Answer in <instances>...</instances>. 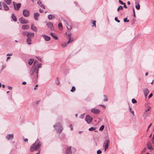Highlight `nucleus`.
I'll return each instance as SVG.
<instances>
[{"label":"nucleus","mask_w":154,"mask_h":154,"mask_svg":"<svg viewBox=\"0 0 154 154\" xmlns=\"http://www.w3.org/2000/svg\"><path fill=\"white\" fill-rule=\"evenodd\" d=\"M47 26L51 30H54V27L53 26V23L51 22H48L47 23Z\"/></svg>","instance_id":"10"},{"label":"nucleus","mask_w":154,"mask_h":154,"mask_svg":"<svg viewBox=\"0 0 154 154\" xmlns=\"http://www.w3.org/2000/svg\"><path fill=\"white\" fill-rule=\"evenodd\" d=\"M152 143H154V139H152Z\"/></svg>","instance_id":"63"},{"label":"nucleus","mask_w":154,"mask_h":154,"mask_svg":"<svg viewBox=\"0 0 154 154\" xmlns=\"http://www.w3.org/2000/svg\"><path fill=\"white\" fill-rule=\"evenodd\" d=\"M23 14L25 17H28L29 16V11L26 9H24L23 11Z\"/></svg>","instance_id":"11"},{"label":"nucleus","mask_w":154,"mask_h":154,"mask_svg":"<svg viewBox=\"0 0 154 154\" xmlns=\"http://www.w3.org/2000/svg\"><path fill=\"white\" fill-rule=\"evenodd\" d=\"M10 58L11 57H7V58L6 61H7L9 59H10Z\"/></svg>","instance_id":"61"},{"label":"nucleus","mask_w":154,"mask_h":154,"mask_svg":"<svg viewBox=\"0 0 154 154\" xmlns=\"http://www.w3.org/2000/svg\"><path fill=\"white\" fill-rule=\"evenodd\" d=\"M148 72H147L146 73H145V75L147 76L148 75Z\"/></svg>","instance_id":"64"},{"label":"nucleus","mask_w":154,"mask_h":154,"mask_svg":"<svg viewBox=\"0 0 154 154\" xmlns=\"http://www.w3.org/2000/svg\"><path fill=\"white\" fill-rule=\"evenodd\" d=\"M28 32L26 31H23L22 34L24 35H26L27 36Z\"/></svg>","instance_id":"42"},{"label":"nucleus","mask_w":154,"mask_h":154,"mask_svg":"<svg viewBox=\"0 0 154 154\" xmlns=\"http://www.w3.org/2000/svg\"><path fill=\"white\" fill-rule=\"evenodd\" d=\"M54 18V16L52 14H49L48 16V18L50 20H52Z\"/></svg>","instance_id":"24"},{"label":"nucleus","mask_w":154,"mask_h":154,"mask_svg":"<svg viewBox=\"0 0 154 154\" xmlns=\"http://www.w3.org/2000/svg\"><path fill=\"white\" fill-rule=\"evenodd\" d=\"M69 127L70 128V129L71 131H72L73 129V128L72 127V125H70L69 126Z\"/></svg>","instance_id":"52"},{"label":"nucleus","mask_w":154,"mask_h":154,"mask_svg":"<svg viewBox=\"0 0 154 154\" xmlns=\"http://www.w3.org/2000/svg\"><path fill=\"white\" fill-rule=\"evenodd\" d=\"M13 5L14 10L16 11H18L21 7V4L20 3H16L13 2Z\"/></svg>","instance_id":"7"},{"label":"nucleus","mask_w":154,"mask_h":154,"mask_svg":"<svg viewBox=\"0 0 154 154\" xmlns=\"http://www.w3.org/2000/svg\"><path fill=\"white\" fill-rule=\"evenodd\" d=\"M131 109H131V108L130 107V106H129V111L132 114V115L134 116V111H132L131 110Z\"/></svg>","instance_id":"34"},{"label":"nucleus","mask_w":154,"mask_h":154,"mask_svg":"<svg viewBox=\"0 0 154 154\" xmlns=\"http://www.w3.org/2000/svg\"><path fill=\"white\" fill-rule=\"evenodd\" d=\"M58 27L59 29L60 30H62L63 29V27L61 23H60L58 24Z\"/></svg>","instance_id":"32"},{"label":"nucleus","mask_w":154,"mask_h":154,"mask_svg":"<svg viewBox=\"0 0 154 154\" xmlns=\"http://www.w3.org/2000/svg\"><path fill=\"white\" fill-rule=\"evenodd\" d=\"M148 109H146L145 111L144 112V113H143V114L144 115H146V116H148V115L146 114V112H147L148 111H149V110L151 108V107L150 106H148Z\"/></svg>","instance_id":"28"},{"label":"nucleus","mask_w":154,"mask_h":154,"mask_svg":"<svg viewBox=\"0 0 154 154\" xmlns=\"http://www.w3.org/2000/svg\"><path fill=\"white\" fill-rule=\"evenodd\" d=\"M115 20L116 21H117L118 23H119L120 21L119 20L117 17H115Z\"/></svg>","instance_id":"45"},{"label":"nucleus","mask_w":154,"mask_h":154,"mask_svg":"<svg viewBox=\"0 0 154 154\" xmlns=\"http://www.w3.org/2000/svg\"><path fill=\"white\" fill-rule=\"evenodd\" d=\"M41 143L40 142L38 139H37L35 143L31 146L30 151L31 152H33L34 150L38 149L41 145Z\"/></svg>","instance_id":"1"},{"label":"nucleus","mask_w":154,"mask_h":154,"mask_svg":"<svg viewBox=\"0 0 154 154\" xmlns=\"http://www.w3.org/2000/svg\"><path fill=\"white\" fill-rule=\"evenodd\" d=\"M72 151H73V152H75V149L71 146H69L66 151V154H74L72 152Z\"/></svg>","instance_id":"5"},{"label":"nucleus","mask_w":154,"mask_h":154,"mask_svg":"<svg viewBox=\"0 0 154 154\" xmlns=\"http://www.w3.org/2000/svg\"><path fill=\"white\" fill-rule=\"evenodd\" d=\"M13 134H11L8 135L6 137V138L8 140H12L13 139Z\"/></svg>","instance_id":"15"},{"label":"nucleus","mask_w":154,"mask_h":154,"mask_svg":"<svg viewBox=\"0 0 154 154\" xmlns=\"http://www.w3.org/2000/svg\"><path fill=\"white\" fill-rule=\"evenodd\" d=\"M38 85H35V87L34 88V90H35L37 89V88L38 87Z\"/></svg>","instance_id":"56"},{"label":"nucleus","mask_w":154,"mask_h":154,"mask_svg":"<svg viewBox=\"0 0 154 154\" xmlns=\"http://www.w3.org/2000/svg\"><path fill=\"white\" fill-rule=\"evenodd\" d=\"M34 33L32 32H28L27 35V38H33L34 37Z\"/></svg>","instance_id":"16"},{"label":"nucleus","mask_w":154,"mask_h":154,"mask_svg":"<svg viewBox=\"0 0 154 154\" xmlns=\"http://www.w3.org/2000/svg\"><path fill=\"white\" fill-rule=\"evenodd\" d=\"M119 2L121 4V5H123L124 4V3H123L122 1L120 0H119Z\"/></svg>","instance_id":"51"},{"label":"nucleus","mask_w":154,"mask_h":154,"mask_svg":"<svg viewBox=\"0 0 154 154\" xmlns=\"http://www.w3.org/2000/svg\"><path fill=\"white\" fill-rule=\"evenodd\" d=\"M143 91L144 96L145 97H146L149 92V90L146 88L143 89Z\"/></svg>","instance_id":"12"},{"label":"nucleus","mask_w":154,"mask_h":154,"mask_svg":"<svg viewBox=\"0 0 154 154\" xmlns=\"http://www.w3.org/2000/svg\"><path fill=\"white\" fill-rule=\"evenodd\" d=\"M92 120V118L88 115H87L85 118V120L88 124H90Z\"/></svg>","instance_id":"9"},{"label":"nucleus","mask_w":154,"mask_h":154,"mask_svg":"<svg viewBox=\"0 0 154 154\" xmlns=\"http://www.w3.org/2000/svg\"><path fill=\"white\" fill-rule=\"evenodd\" d=\"M68 42H67V43H64V44H63L62 45V46L63 47V48H65L66 47L68 44Z\"/></svg>","instance_id":"38"},{"label":"nucleus","mask_w":154,"mask_h":154,"mask_svg":"<svg viewBox=\"0 0 154 154\" xmlns=\"http://www.w3.org/2000/svg\"><path fill=\"white\" fill-rule=\"evenodd\" d=\"M68 35L69 37H71V33H69L68 34Z\"/></svg>","instance_id":"58"},{"label":"nucleus","mask_w":154,"mask_h":154,"mask_svg":"<svg viewBox=\"0 0 154 154\" xmlns=\"http://www.w3.org/2000/svg\"><path fill=\"white\" fill-rule=\"evenodd\" d=\"M54 127L55 129L57 132L59 133H60L63 129L60 123L58 122L54 125Z\"/></svg>","instance_id":"3"},{"label":"nucleus","mask_w":154,"mask_h":154,"mask_svg":"<svg viewBox=\"0 0 154 154\" xmlns=\"http://www.w3.org/2000/svg\"><path fill=\"white\" fill-rule=\"evenodd\" d=\"M100 106H102V107H105V105H100Z\"/></svg>","instance_id":"62"},{"label":"nucleus","mask_w":154,"mask_h":154,"mask_svg":"<svg viewBox=\"0 0 154 154\" xmlns=\"http://www.w3.org/2000/svg\"><path fill=\"white\" fill-rule=\"evenodd\" d=\"M31 28L34 31L36 32L37 31V28L33 24H32L31 26Z\"/></svg>","instance_id":"19"},{"label":"nucleus","mask_w":154,"mask_h":154,"mask_svg":"<svg viewBox=\"0 0 154 154\" xmlns=\"http://www.w3.org/2000/svg\"><path fill=\"white\" fill-rule=\"evenodd\" d=\"M135 7L138 10H139L140 9V5L138 3H137V5H136Z\"/></svg>","instance_id":"37"},{"label":"nucleus","mask_w":154,"mask_h":154,"mask_svg":"<svg viewBox=\"0 0 154 154\" xmlns=\"http://www.w3.org/2000/svg\"><path fill=\"white\" fill-rule=\"evenodd\" d=\"M32 41V39L31 38H27V43L29 45H30L31 44V41Z\"/></svg>","instance_id":"31"},{"label":"nucleus","mask_w":154,"mask_h":154,"mask_svg":"<svg viewBox=\"0 0 154 154\" xmlns=\"http://www.w3.org/2000/svg\"><path fill=\"white\" fill-rule=\"evenodd\" d=\"M39 16V14L38 13H35L34 14V17L35 20H38V17Z\"/></svg>","instance_id":"21"},{"label":"nucleus","mask_w":154,"mask_h":154,"mask_svg":"<svg viewBox=\"0 0 154 154\" xmlns=\"http://www.w3.org/2000/svg\"><path fill=\"white\" fill-rule=\"evenodd\" d=\"M104 125H102L99 128V130L101 131H102L104 128Z\"/></svg>","instance_id":"39"},{"label":"nucleus","mask_w":154,"mask_h":154,"mask_svg":"<svg viewBox=\"0 0 154 154\" xmlns=\"http://www.w3.org/2000/svg\"><path fill=\"white\" fill-rule=\"evenodd\" d=\"M127 18H124L123 19V21L124 22H129V20H127Z\"/></svg>","instance_id":"44"},{"label":"nucleus","mask_w":154,"mask_h":154,"mask_svg":"<svg viewBox=\"0 0 154 154\" xmlns=\"http://www.w3.org/2000/svg\"><path fill=\"white\" fill-rule=\"evenodd\" d=\"M8 5H10L11 3V0H3Z\"/></svg>","instance_id":"23"},{"label":"nucleus","mask_w":154,"mask_h":154,"mask_svg":"<svg viewBox=\"0 0 154 154\" xmlns=\"http://www.w3.org/2000/svg\"><path fill=\"white\" fill-rule=\"evenodd\" d=\"M75 90V88L74 86H72V89L70 91L72 92H73Z\"/></svg>","instance_id":"35"},{"label":"nucleus","mask_w":154,"mask_h":154,"mask_svg":"<svg viewBox=\"0 0 154 154\" xmlns=\"http://www.w3.org/2000/svg\"><path fill=\"white\" fill-rule=\"evenodd\" d=\"M22 27L24 30H27L29 28V26L28 25H23Z\"/></svg>","instance_id":"20"},{"label":"nucleus","mask_w":154,"mask_h":154,"mask_svg":"<svg viewBox=\"0 0 154 154\" xmlns=\"http://www.w3.org/2000/svg\"><path fill=\"white\" fill-rule=\"evenodd\" d=\"M51 35L54 38V39L55 40L57 39L58 38L56 36L55 34L54 33H51Z\"/></svg>","instance_id":"27"},{"label":"nucleus","mask_w":154,"mask_h":154,"mask_svg":"<svg viewBox=\"0 0 154 154\" xmlns=\"http://www.w3.org/2000/svg\"><path fill=\"white\" fill-rule=\"evenodd\" d=\"M55 83L57 85H59L60 84V81L58 77L56 78L55 80Z\"/></svg>","instance_id":"30"},{"label":"nucleus","mask_w":154,"mask_h":154,"mask_svg":"<svg viewBox=\"0 0 154 154\" xmlns=\"http://www.w3.org/2000/svg\"><path fill=\"white\" fill-rule=\"evenodd\" d=\"M92 24H93V25H92V26L93 27V26H95V27H96V21L95 20H92Z\"/></svg>","instance_id":"36"},{"label":"nucleus","mask_w":154,"mask_h":154,"mask_svg":"<svg viewBox=\"0 0 154 154\" xmlns=\"http://www.w3.org/2000/svg\"><path fill=\"white\" fill-rule=\"evenodd\" d=\"M38 4L40 5L41 7L43 8L44 9H45V7L44 5L42 4V2L39 1H38L37 2Z\"/></svg>","instance_id":"25"},{"label":"nucleus","mask_w":154,"mask_h":154,"mask_svg":"<svg viewBox=\"0 0 154 154\" xmlns=\"http://www.w3.org/2000/svg\"><path fill=\"white\" fill-rule=\"evenodd\" d=\"M2 4L3 5L4 9L5 11H7L9 10V7H8L5 2H2Z\"/></svg>","instance_id":"14"},{"label":"nucleus","mask_w":154,"mask_h":154,"mask_svg":"<svg viewBox=\"0 0 154 154\" xmlns=\"http://www.w3.org/2000/svg\"><path fill=\"white\" fill-rule=\"evenodd\" d=\"M102 152L101 150L100 149L98 150L97 151V154H101Z\"/></svg>","instance_id":"46"},{"label":"nucleus","mask_w":154,"mask_h":154,"mask_svg":"<svg viewBox=\"0 0 154 154\" xmlns=\"http://www.w3.org/2000/svg\"><path fill=\"white\" fill-rule=\"evenodd\" d=\"M11 17L13 20L14 21H16L17 20V18L16 16L14 15V14H13L11 15Z\"/></svg>","instance_id":"26"},{"label":"nucleus","mask_w":154,"mask_h":154,"mask_svg":"<svg viewBox=\"0 0 154 154\" xmlns=\"http://www.w3.org/2000/svg\"><path fill=\"white\" fill-rule=\"evenodd\" d=\"M28 141V139H27V138H25V139L24 140V141L25 142H27Z\"/></svg>","instance_id":"60"},{"label":"nucleus","mask_w":154,"mask_h":154,"mask_svg":"<svg viewBox=\"0 0 154 154\" xmlns=\"http://www.w3.org/2000/svg\"><path fill=\"white\" fill-rule=\"evenodd\" d=\"M95 128H94L92 127L90 128L89 129V130L90 131H94V130H95Z\"/></svg>","instance_id":"43"},{"label":"nucleus","mask_w":154,"mask_h":154,"mask_svg":"<svg viewBox=\"0 0 154 154\" xmlns=\"http://www.w3.org/2000/svg\"><path fill=\"white\" fill-rule=\"evenodd\" d=\"M124 6L123 7L125 8H127V6H126V5H125V3H124Z\"/></svg>","instance_id":"54"},{"label":"nucleus","mask_w":154,"mask_h":154,"mask_svg":"<svg viewBox=\"0 0 154 154\" xmlns=\"http://www.w3.org/2000/svg\"><path fill=\"white\" fill-rule=\"evenodd\" d=\"M132 102L133 103H137V101L134 98H133L132 99Z\"/></svg>","instance_id":"41"},{"label":"nucleus","mask_w":154,"mask_h":154,"mask_svg":"<svg viewBox=\"0 0 154 154\" xmlns=\"http://www.w3.org/2000/svg\"><path fill=\"white\" fill-rule=\"evenodd\" d=\"M152 124V123H151L149 125V126H148V127L147 128V131H148V130L149 128L151 126Z\"/></svg>","instance_id":"50"},{"label":"nucleus","mask_w":154,"mask_h":154,"mask_svg":"<svg viewBox=\"0 0 154 154\" xmlns=\"http://www.w3.org/2000/svg\"><path fill=\"white\" fill-rule=\"evenodd\" d=\"M39 11L40 12V13H42L43 12V11L41 9H39Z\"/></svg>","instance_id":"57"},{"label":"nucleus","mask_w":154,"mask_h":154,"mask_svg":"<svg viewBox=\"0 0 154 154\" xmlns=\"http://www.w3.org/2000/svg\"><path fill=\"white\" fill-rule=\"evenodd\" d=\"M109 143L110 141L109 139H106L104 142L103 146L104 147L105 151H106L108 148Z\"/></svg>","instance_id":"6"},{"label":"nucleus","mask_w":154,"mask_h":154,"mask_svg":"<svg viewBox=\"0 0 154 154\" xmlns=\"http://www.w3.org/2000/svg\"><path fill=\"white\" fill-rule=\"evenodd\" d=\"M91 112L95 114H98L100 112L99 110L96 109H91Z\"/></svg>","instance_id":"13"},{"label":"nucleus","mask_w":154,"mask_h":154,"mask_svg":"<svg viewBox=\"0 0 154 154\" xmlns=\"http://www.w3.org/2000/svg\"><path fill=\"white\" fill-rule=\"evenodd\" d=\"M26 84V83L25 82H23L22 83V84L23 85H25Z\"/></svg>","instance_id":"59"},{"label":"nucleus","mask_w":154,"mask_h":154,"mask_svg":"<svg viewBox=\"0 0 154 154\" xmlns=\"http://www.w3.org/2000/svg\"><path fill=\"white\" fill-rule=\"evenodd\" d=\"M12 55V53L8 54L7 55V56H11Z\"/></svg>","instance_id":"55"},{"label":"nucleus","mask_w":154,"mask_h":154,"mask_svg":"<svg viewBox=\"0 0 154 154\" xmlns=\"http://www.w3.org/2000/svg\"><path fill=\"white\" fill-rule=\"evenodd\" d=\"M133 15H134V17H136L135 12L134 9V8H133Z\"/></svg>","instance_id":"47"},{"label":"nucleus","mask_w":154,"mask_h":154,"mask_svg":"<svg viewBox=\"0 0 154 154\" xmlns=\"http://www.w3.org/2000/svg\"><path fill=\"white\" fill-rule=\"evenodd\" d=\"M66 26L68 29L69 30H70L72 28V24L70 23H66Z\"/></svg>","instance_id":"18"},{"label":"nucleus","mask_w":154,"mask_h":154,"mask_svg":"<svg viewBox=\"0 0 154 154\" xmlns=\"http://www.w3.org/2000/svg\"><path fill=\"white\" fill-rule=\"evenodd\" d=\"M42 36L43 37V38L44 39L45 41H49L50 40V37L45 35H42Z\"/></svg>","instance_id":"17"},{"label":"nucleus","mask_w":154,"mask_h":154,"mask_svg":"<svg viewBox=\"0 0 154 154\" xmlns=\"http://www.w3.org/2000/svg\"><path fill=\"white\" fill-rule=\"evenodd\" d=\"M42 68V64L39 63V64H38L37 66V69L36 70V71L35 72L34 74L35 75L34 76H32L33 79V80H36V79L38 78V73L39 69L41 68Z\"/></svg>","instance_id":"4"},{"label":"nucleus","mask_w":154,"mask_h":154,"mask_svg":"<svg viewBox=\"0 0 154 154\" xmlns=\"http://www.w3.org/2000/svg\"><path fill=\"white\" fill-rule=\"evenodd\" d=\"M19 21L21 23L26 24L29 23V21L27 20H26L23 17H21L19 19Z\"/></svg>","instance_id":"8"},{"label":"nucleus","mask_w":154,"mask_h":154,"mask_svg":"<svg viewBox=\"0 0 154 154\" xmlns=\"http://www.w3.org/2000/svg\"><path fill=\"white\" fill-rule=\"evenodd\" d=\"M147 147L149 149H153V148H152L151 146V144L150 143H149L147 144Z\"/></svg>","instance_id":"29"},{"label":"nucleus","mask_w":154,"mask_h":154,"mask_svg":"<svg viewBox=\"0 0 154 154\" xmlns=\"http://www.w3.org/2000/svg\"><path fill=\"white\" fill-rule=\"evenodd\" d=\"M8 89L9 90H11L12 89V88L11 87L8 86Z\"/></svg>","instance_id":"53"},{"label":"nucleus","mask_w":154,"mask_h":154,"mask_svg":"<svg viewBox=\"0 0 154 154\" xmlns=\"http://www.w3.org/2000/svg\"><path fill=\"white\" fill-rule=\"evenodd\" d=\"M153 95V94L152 93H151L148 96V98L149 99Z\"/></svg>","instance_id":"49"},{"label":"nucleus","mask_w":154,"mask_h":154,"mask_svg":"<svg viewBox=\"0 0 154 154\" xmlns=\"http://www.w3.org/2000/svg\"><path fill=\"white\" fill-rule=\"evenodd\" d=\"M38 64V62L37 60H35L34 61L33 65L32 67L30 72V75L32 76H34L35 75V72L37 69V66Z\"/></svg>","instance_id":"2"},{"label":"nucleus","mask_w":154,"mask_h":154,"mask_svg":"<svg viewBox=\"0 0 154 154\" xmlns=\"http://www.w3.org/2000/svg\"><path fill=\"white\" fill-rule=\"evenodd\" d=\"M119 9H120V10H122L123 9V8L122 6H119Z\"/></svg>","instance_id":"48"},{"label":"nucleus","mask_w":154,"mask_h":154,"mask_svg":"<svg viewBox=\"0 0 154 154\" xmlns=\"http://www.w3.org/2000/svg\"><path fill=\"white\" fill-rule=\"evenodd\" d=\"M34 61V59H30L28 60V64L31 65Z\"/></svg>","instance_id":"22"},{"label":"nucleus","mask_w":154,"mask_h":154,"mask_svg":"<svg viewBox=\"0 0 154 154\" xmlns=\"http://www.w3.org/2000/svg\"><path fill=\"white\" fill-rule=\"evenodd\" d=\"M103 96L105 98L103 100L104 101L106 102L108 101V99L106 96V95H104Z\"/></svg>","instance_id":"40"},{"label":"nucleus","mask_w":154,"mask_h":154,"mask_svg":"<svg viewBox=\"0 0 154 154\" xmlns=\"http://www.w3.org/2000/svg\"><path fill=\"white\" fill-rule=\"evenodd\" d=\"M73 41V39L71 37L69 38V41L67 42L68 43H70Z\"/></svg>","instance_id":"33"}]
</instances>
